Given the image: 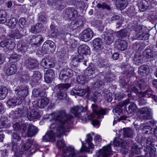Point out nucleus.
Masks as SVG:
<instances>
[{"instance_id": "f257e3e1", "label": "nucleus", "mask_w": 157, "mask_h": 157, "mask_svg": "<svg viewBox=\"0 0 157 157\" xmlns=\"http://www.w3.org/2000/svg\"><path fill=\"white\" fill-rule=\"evenodd\" d=\"M53 118L56 123L51 125L50 128L52 130L47 132L43 136L44 141H53L55 140V134L58 137L68 132L70 128L68 125L72 123L73 117L69 114H67L65 111L63 110L54 113Z\"/></svg>"}, {"instance_id": "f03ea898", "label": "nucleus", "mask_w": 157, "mask_h": 157, "mask_svg": "<svg viewBox=\"0 0 157 157\" xmlns=\"http://www.w3.org/2000/svg\"><path fill=\"white\" fill-rule=\"evenodd\" d=\"M93 113L88 117V120H91V123L94 126L98 125L99 121L97 119L103 118L104 116L106 114V110L98 107L97 105L92 104L91 107Z\"/></svg>"}, {"instance_id": "7ed1b4c3", "label": "nucleus", "mask_w": 157, "mask_h": 157, "mask_svg": "<svg viewBox=\"0 0 157 157\" xmlns=\"http://www.w3.org/2000/svg\"><path fill=\"white\" fill-rule=\"evenodd\" d=\"M122 145V142L116 139L114 140L113 142H111L110 144L103 147L102 149H100L96 154L97 157H109L112 154L111 146H120Z\"/></svg>"}, {"instance_id": "20e7f679", "label": "nucleus", "mask_w": 157, "mask_h": 157, "mask_svg": "<svg viewBox=\"0 0 157 157\" xmlns=\"http://www.w3.org/2000/svg\"><path fill=\"white\" fill-rule=\"evenodd\" d=\"M153 91L151 89H148L141 93L139 96L138 102L140 105H143L147 103V98H151L155 101L157 102V96L153 94Z\"/></svg>"}, {"instance_id": "39448f33", "label": "nucleus", "mask_w": 157, "mask_h": 157, "mask_svg": "<svg viewBox=\"0 0 157 157\" xmlns=\"http://www.w3.org/2000/svg\"><path fill=\"white\" fill-rule=\"evenodd\" d=\"M143 56L146 58L154 59L152 61H147V64L149 65L150 67H154L155 65V60L157 58V52L154 51L151 49L147 48L143 51Z\"/></svg>"}, {"instance_id": "423d86ee", "label": "nucleus", "mask_w": 157, "mask_h": 157, "mask_svg": "<svg viewBox=\"0 0 157 157\" xmlns=\"http://www.w3.org/2000/svg\"><path fill=\"white\" fill-rule=\"evenodd\" d=\"M73 71L69 68H64L60 71L59 78L62 82H67L73 75Z\"/></svg>"}, {"instance_id": "0eeeda50", "label": "nucleus", "mask_w": 157, "mask_h": 157, "mask_svg": "<svg viewBox=\"0 0 157 157\" xmlns=\"http://www.w3.org/2000/svg\"><path fill=\"white\" fill-rule=\"evenodd\" d=\"M71 86L69 84H61L56 86V88L59 90L57 93L58 98L60 99H65L67 97L66 90Z\"/></svg>"}, {"instance_id": "6e6552de", "label": "nucleus", "mask_w": 157, "mask_h": 157, "mask_svg": "<svg viewBox=\"0 0 157 157\" xmlns=\"http://www.w3.org/2000/svg\"><path fill=\"white\" fill-rule=\"evenodd\" d=\"M56 46L54 42L50 40L46 41L43 44L42 50L44 52L53 53L55 49Z\"/></svg>"}, {"instance_id": "1a4fd4ad", "label": "nucleus", "mask_w": 157, "mask_h": 157, "mask_svg": "<svg viewBox=\"0 0 157 157\" xmlns=\"http://www.w3.org/2000/svg\"><path fill=\"white\" fill-rule=\"evenodd\" d=\"M44 38L41 35H35L33 36L30 40L29 43L33 47H37L41 44Z\"/></svg>"}, {"instance_id": "9d476101", "label": "nucleus", "mask_w": 157, "mask_h": 157, "mask_svg": "<svg viewBox=\"0 0 157 157\" xmlns=\"http://www.w3.org/2000/svg\"><path fill=\"white\" fill-rule=\"evenodd\" d=\"M93 36V32L90 29L84 30L82 34L80 37L81 39L85 41L90 40Z\"/></svg>"}, {"instance_id": "9b49d317", "label": "nucleus", "mask_w": 157, "mask_h": 157, "mask_svg": "<svg viewBox=\"0 0 157 157\" xmlns=\"http://www.w3.org/2000/svg\"><path fill=\"white\" fill-rule=\"evenodd\" d=\"M0 45L2 48H6L10 50H13L15 46V43L10 39H8L1 41Z\"/></svg>"}, {"instance_id": "f8f14e48", "label": "nucleus", "mask_w": 157, "mask_h": 157, "mask_svg": "<svg viewBox=\"0 0 157 157\" xmlns=\"http://www.w3.org/2000/svg\"><path fill=\"white\" fill-rule=\"evenodd\" d=\"M63 157H86L77 156L74 149L71 147L66 148L63 150Z\"/></svg>"}, {"instance_id": "ddd939ff", "label": "nucleus", "mask_w": 157, "mask_h": 157, "mask_svg": "<svg viewBox=\"0 0 157 157\" xmlns=\"http://www.w3.org/2000/svg\"><path fill=\"white\" fill-rule=\"evenodd\" d=\"M140 113L141 117L144 119H149L151 117V114L148 108L147 107H144L138 109Z\"/></svg>"}, {"instance_id": "4468645a", "label": "nucleus", "mask_w": 157, "mask_h": 157, "mask_svg": "<svg viewBox=\"0 0 157 157\" xmlns=\"http://www.w3.org/2000/svg\"><path fill=\"white\" fill-rule=\"evenodd\" d=\"M25 33L26 32L25 29L21 30L20 31H19L18 29H16L12 32V33L9 36L13 39H20L24 36Z\"/></svg>"}, {"instance_id": "2eb2a0df", "label": "nucleus", "mask_w": 157, "mask_h": 157, "mask_svg": "<svg viewBox=\"0 0 157 157\" xmlns=\"http://www.w3.org/2000/svg\"><path fill=\"white\" fill-rule=\"evenodd\" d=\"M93 45L94 50L98 52L103 48V43L100 38H96L93 40Z\"/></svg>"}, {"instance_id": "dca6fc26", "label": "nucleus", "mask_w": 157, "mask_h": 157, "mask_svg": "<svg viewBox=\"0 0 157 157\" xmlns=\"http://www.w3.org/2000/svg\"><path fill=\"white\" fill-rule=\"evenodd\" d=\"M26 116L29 120L31 121L37 119L39 117V113L35 109L29 110L28 111H27Z\"/></svg>"}, {"instance_id": "f3484780", "label": "nucleus", "mask_w": 157, "mask_h": 157, "mask_svg": "<svg viewBox=\"0 0 157 157\" xmlns=\"http://www.w3.org/2000/svg\"><path fill=\"white\" fill-rule=\"evenodd\" d=\"M128 43L124 40H118L115 41V47L118 49L122 51L126 49L128 47Z\"/></svg>"}, {"instance_id": "a211bd4d", "label": "nucleus", "mask_w": 157, "mask_h": 157, "mask_svg": "<svg viewBox=\"0 0 157 157\" xmlns=\"http://www.w3.org/2000/svg\"><path fill=\"white\" fill-rule=\"evenodd\" d=\"M148 65L144 64L140 66L138 68V73L140 77L146 75L149 71Z\"/></svg>"}, {"instance_id": "6ab92c4d", "label": "nucleus", "mask_w": 157, "mask_h": 157, "mask_svg": "<svg viewBox=\"0 0 157 157\" xmlns=\"http://www.w3.org/2000/svg\"><path fill=\"white\" fill-rule=\"evenodd\" d=\"M70 110L71 113L75 116L78 117L80 116V114L83 111H84V109L82 106H77L70 108Z\"/></svg>"}, {"instance_id": "aec40b11", "label": "nucleus", "mask_w": 157, "mask_h": 157, "mask_svg": "<svg viewBox=\"0 0 157 157\" xmlns=\"http://www.w3.org/2000/svg\"><path fill=\"white\" fill-rule=\"evenodd\" d=\"M27 112V109L26 107H24L21 109H17L14 112V117L17 118L22 116H26Z\"/></svg>"}, {"instance_id": "412c9836", "label": "nucleus", "mask_w": 157, "mask_h": 157, "mask_svg": "<svg viewBox=\"0 0 157 157\" xmlns=\"http://www.w3.org/2000/svg\"><path fill=\"white\" fill-rule=\"evenodd\" d=\"M66 13L67 17L70 19H73L78 16L77 10L75 9L70 8L67 9L66 11Z\"/></svg>"}, {"instance_id": "4be33fe9", "label": "nucleus", "mask_w": 157, "mask_h": 157, "mask_svg": "<svg viewBox=\"0 0 157 157\" xmlns=\"http://www.w3.org/2000/svg\"><path fill=\"white\" fill-rule=\"evenodd\" d=\"M38 131V128L32 124H29L28 128L27 135L32 137L36 135Z\"/></svg>"}, {"instance_id": "5701e85b", "label": "nucleus", "mask_w": 157, "mask_h": 157, "mask_svg": "<svg viewBox=\"0 0 157 157\" xmlns=\"http://www.w3.org/2000/svg\"><path fill=\"white\" fill-rule=\"evenodd\" d=\"M103 38L105 42L108 45L111 44L114 40L112 33L109 32H105Z\"/></svg>"}, {"instance_id": "b1692460", "label": "nucleus", "mask_w": 157, "mask_h": 157, "mask_svg": "<svg viewBox=\"0 0 157 157\" xmlns=\"http://www.w3.org/2000/svg\"><path fill=\"white\" fill-rule=\"evenodd\" d=\"M90 51V48L85 44L80 46L78 49V52L79 54L89 55Z\"/></svg>"}, {"instance_id": "393cba45", "label": "nucleus", "mask_w": 157, "mask_h": 157, "mask_svg": "<svg viewBox=\"0 0 157 157\" xmlns=\"http://www.w3.org/2000/svg\"><path fill=\"white\" fill-rule=\"evenodd\" d=\"M7 103L10 106H15L21 104L22 99L17 98L15 97L9 99Z\"/></svg>"}, {"instance_id": "a878e982", "label": "nucleus", "mask_w": 157, "mask_h": 157, "mask_svg": "<svg viewBox=\"0 0 157 157\" xmlns=\"http://www.w3.org/2000/svg\"><path fill=\"white\" fill-rule=\"evenodd\" d=\"M28 93V88L26 87H22L20 90L17 93L18 98L23 100L25 97Z\"/></svg>"}, {"instance_id": "bb28decb", "label": "nucleus", "mask_w": 157, "mask_h": 157, "mask_svg": "<svg viewBox=\"0 0 157 157\" xmlns=\"http://www.w3.org/2000/svg\"><path fill=\"white\" fill-rule=\"evenodd\" d=\"M27 67L30 68H34L37 67L39 65L38 61L34 59L29 58L28 59L27 62L26 63Z\"/></svg>"}, {"instance_id": "cd10ccee", "label": "nucleus", "mask_w": 157, "mask_h": 157, "mask_svg": "<svg viewBox=\"0 0 157 157\" xmlns=\"http://www.w3.org/2000/svg\"><path fill=\"white\" fill-rule=\"evenodd\" d=\"M128 33V29H124L115 32V34L118 38L122 39L126 37Z\"/></svg>"}, {"instance_id": "c85d7f7f", "label": "nucleus", "mask_w": 157, "mask_h": 157, "mask_svg": "<svg viewBox=\"0 0 157 157\" xmlns=\"http://www.w3.org/2000/svg\"><path fill=\"white\" fill-rule=\"evenodd\" d=\"M83 59V56L81 55H79L78 56H75L72 58L71 64L73 66L76 67L78 65V63L82 62Z\"/></svg>"}, {"instance_id": "c756f323", "label": "nucleus", "mask_w": 157, "mask_h": 157, "mask_svg": "<svg viewBox=\"0 0 157 157\" xmlns=\"http://www.w3.org/2000/svg\"><path fill=\"white\" fill-rule=\"evenodd\" d=\"M116 4L117 6L123 9L126 7L128 4V0H116Z\"/></svg>"}, {"instance_id": "7c9ffc66", "label": "nucleus", "mask_w": 157, "mask_h": 157, "mask_svg": "<svg viewBox=\"0 0 157 157\" xmlns=\"http://www.w3.org/2000/svg\"><path fill=\"white\" fill-rule=\"evenodd\" d=\"M154 141L155 140L153 139L152 136H149L147 140L146 146L147 147L144 149V150L149 151L150 148L154 147L153 145H154Z\"/></svg>"}, {"instance_id": "2f4dec72", "label": "nucleus", "mask_w": 157, "mask_h": 157, "mask_svg": "<svg viewBox=\"0 0 157 157\" xmlns=\"http://www.w3.org/2000/svg\"><path fill=\"white\" fill-rule=\"evenodd\" d=\"M41 73L38 71H34L33 74L31 77V80L35 83L37 82L42 78Z\"/></svg>"}, {"instance_id": "473e14b6", "label": "nucleus", "mask_w": 157, "mask_h": 157, "mask_svg": "<svg viewBox=\"0 0 157 157\" xmlns=\"http://www.w3.org/2000/svg\"><path fill=\"white\" fill-rule=\"evenodd\" d=\"M137 5L139 10L141 11H145L149 6L148 2L145 0H142L140 3H138Z\"/></svg>"}, {"instance_id": "72a5a7b5", "label": "nucleus", "mask_w": 157, "mask_h": 157, "mask_svg": "<svg viewBox=\"0 0 157 157\" xmlns=\"http://www.w3.org/2000/svg\"><path fill=\"white\" fill-rule=\"evenodd\" d=\"M90 90L89 88H87L85 89H81L77 90V92H75L76 95L80 96H82L86 93L87 94L86 96L87 97L89 98V96Z\"/></svg>"}, {"instance_id": "f704fd0d", "label": "nucleus", "mask_w": 157, "mask_h": 157, "mask_svg": "<svg viewBox=\"0 0 157 157\" xmlns=\"http://www.w3.org/2000/svg\"><path fill=\"white\" fill-rule=\"evenodd\" d=\"M136 36L138 40H146L149 38V34L147 33H144L139 32L136 35Z\"/></svg>"}, {"instance_id": "c9c22d12", "label": "nucleus", "mask_w": 157, "mask_h": 157, "mask_svg": "<svg viewBox=\"0 0 157 157\" xmlns=\"http://www.w3.org/2000/svg\"><path fill=\"white\" fill-rule=\"evenodd\" d=\"M18 20L16 18L13 17L10 18L7 23V25L11 29H14L16 27Z\"/></svg>"}, {"instance_id": "e433bc0d", "label": "nucleus", "mask_w": 157, "mask_h": 157, "mask_svg": "<svg viewBox=\"0 0 157 157\" xmlns=\"http://www.w3.org/2000/svg\"><path fill=\"white\" fill-rule=\"evenodd\" d=\"M49 102V101L48 98H45L39 101L38 106L40 108H44L48 105Z\"/></svg>"}, {"instance_id": "4c0bfd02", "label": "nucleus", "mask_w": 157, "mask_h": 157, "mask_svg": "<svg viewBox=\"0 0 157 157\" xmlns=\"http://www.w3.org/2000/svg\"><path fill=\"white\" fill-rule=\"evenodd\" d=\"M17 49L20 52H25L27 51V47L24 43L20 41L17 44Z\"/></svg>"}, {"instance_id": "58836bf2", "label": "nucleus", "mask_w": 157, "mask_h": 157, "mask_svg": "<svg viewBox=\"0 0 157 157\" xmlns=\"http://www.w3.org/2000/svg\"><path fill=\"white\" fill-rule=\"evenodd\" d=\"M133 46L135 51H137L143 49L145 47V45L143 42H136L133 44Z\"/></svg>"}, {"instance_id": "ea45409f", "label": "nucleus", "mask_w": 157, "mask_h": 157, "mask_svg": "<svg viewBox=\"0 0 157 157\" xmlns=\"http://www.w3.org/2000/svg\"><path fill=\"white\" fill-rule=\"evenodd\" d=\"M95 68L96 67L94 66L87 68L85 71V75L86 77L92 75L95 73Z\"/></svg>"}, {"instance_id": "a19ab883", "label": "nucleus", "mask_w": 157, "mask_h": 157, "mask_svg": "<svg viewBox=\"0 0 157 157\" xmlns=\"http://www.w3.org/2000/svg\"><path fill=\"white\" fill-rule=\"evenodd\" d=\"M17 71L16 65L14 64H12L7 70L6 74L9 76L10 75L15 73Z\"/></svg>"}, {"instance_id": "79ce46f5", "label": "nucleus", "mask_w": 157, "mask_h": 157, "mask_svg": "<svg viewBox=\"0 0 157 157\" xmlns=\"http://www.w3.org/2000/svg\"><path fill=\"white\" fill-rule=\"evenodd\" d=\"M134 134L133 130L129 128L123 129V135L124 137H131Z\"/></svg>"}, {"instance_id": "37998d69", "label": "nucleus", "mask_w": 157, "mask_h": 157, "mask_svg": "<svg viewBox=\"0 0 157 157\" xmlns=\"http://www.w3.org/2000/svg\"><path fill=\"white\" fill-rule=\"evenodd\" d=\"M137 109L136 105L133 102H131L128 105V109L126 108V109L128 113H132L135 112Z\"/></svg>"}, {"instance_id": "c03bdc74", "label": "nucleus", "mask_w": 157, "mask_h": 157, "mask_svg": "<svg viewBox=\"0 0 157 157\" xmlns=\"http://www.w3.org/2000/svg\"><path fill=\"white\" fill-rule=\"evenodd\" d=\"M8 92L7 88L5 86H2L0 88V100L4 99L6 96Z\"/></svg>"}, {"instance_id": "a18cd8bd", "label": "nucleus", "mask_w": 157, "mask_h": 157, "mask_svg": "<svg viewBox=\"0 0 157 157\" xmlns=\"http://www.w3.org/2000/svg\"><path fill=\"white\" fill-rule=\"evenodd\" d=\"M0 121L4 127L7 128L10 127V122L7 117L5 116H2L0 118Z\"/></svg>"}, {"instance_id": "49530a36", "label": "nucleus", "mask_w": 157, "mask_h": 157, "mask_svg": "<svg viewBox=\"0 0 157 157\" xmlns=\"http://www.w3.org/2000/svg\"><path fill=\"white\" fill-rule=\"evenodd\" d=\"M142 147V145L140 144L138 145L134 144L131 146L132 151L136 154H139L140 153V149Z\"/></svg>"}, {"instance_id": "de8ad7c7", "label": "nucleus", "mask_w": 157, "mask_h": 157, "mask_svg": "<svg viewBox=\"0 0 157 157\" xmlns=\"http://www.w3.org/2000/svg\"><path fill=\"white\" fill-rule=\"evenodd\" d=\"M12 139V142L21 143V136L20 135L19 132H14L13 134Z\"/></svg>"}, {"instance_id": "09e8293b", "label": "nucleus", "mask_w": 157, "mask_h": 157, "mask_svg": "<svg viewBox=\"0 0 157 157\" xmlns=\"http://www.w3.org/2000/svg\"><path fill=\"white\" fill-rule=\"evenodd\" d=\"M147 86L146 82L143 79H141L137 81L136 86L138 87L140 90H144Z\"/></svg>"}, {"instance_id": "8fccbe9b", "label": "nucleus", "mask_w": 157, "mask_h": 157, "mask_svg": "<svg viewBox=\"0 0 157 157\" xmlns=\"http://www.w3.org/2000/svg\"><path fill=\"white\" fill-rule=\"evenodd\" d=\"M43 27L41 23H37L36 25L33 26L31 28V29L33 33H37L40 31Z\"/></svg>"}, {"instance_id": "3c124183", "label": "nucleus", "mask_w": 157, "mask_h": 157, "mask_svg": "<svg viewBox=\"0 0 157 157\" xmlns=\"http://www.w3.org/2000/svg\"><path fill=\"white\" fill-rule=\"evenodd\" d=\"M65 3L62 0H56L55 2V6L59 10H62L65 7Z\"/></svg>"}, {"instance_id": "603ef678", "label": "nucleus", "mask_w": 157, "mask_h": 157, "mask_svg": "<svg viewBox=\"0 0 157 157\" xmlns=\"http://www.w3.org/2000/svg\"><path fill=\"white\" fill-rule=\"evenodd\" d=\"M89 79L85 76V77L82 76H78L77 79L78 82L82 85H83Z\"/></svg>"}, {"instance_id": "864d4df0", "label": "nucleus", "mask_w": 157, "mask_h": 157, "mask_svg": "<svg viewBox=\"0 0 157 157\" xmlns=\"http://www.w3.org/2000/svg\"><path fill=\"white\" fill-rule=\"evenodd\" d=\"M149 150V151L144 150L146 152L145 154V157H154L155 150V147H153L150 148Z\"/></svg>"}, {"instance_id": "5fc2aeb1", "label": "nucleus", "mask_w": 157, "mask_h": 157, "mask_svg": "<svg viewBox=\"0 0 157 157\" xmlns=\"http://www.w3.org/2000/svg\"><path fill=\"white\" fill-rule=\"evenodd\" d=\"M142 60V56L139 54H135L134 56L133 61L136 64L140 63Z\"/></svg>"}, {"instance_id": "6e6d98bb", "label": "nucleus", "mask_w": 157, "mask_h": 157, "mask_svg": "<svg viewBox=\"0 0 157 157\" xmlns=\"http://www.w3.org/2000/svg\"><path fill=\"white\" fill-rule=\"evenodd\" d=\"M32 141L28 140L26 142L23 146V150L24 151L29 150L31 151V147L32 145Z\"/></svg>"}, {"instance_id": "4d7b16f0", "label": "nucleus", "mask_w": 157, "mask_h": 157, "mask_svg": "<svg viewBox=\"0 0 157 157\" xmlns=\"http://www.w3.org/2000/svg\"><path fill=\"white\" fill-rule=\"evenodd\" d=\"M50 28L52 31L51 35L53 38L56 37L57 36L58 32L57 29L56 28L54 25H51Z\"/></svg>"}, {"instance_id": "13d9d810", "label": "nucleus", "mask_w": 157, "mask_h": 157, "mask_svg": "<svg viewBox=\"0 0 157 157\" xmlns=\"http://www.w3.org/2000/svg\"><path fill=\"white\" fill-rule=\"evenodd\" d=\"M87 142L88 144L89 148L90 149L94 148V145L91 142V141L92 140V138L90 134H87Z\"/></svg>"}, {"instance_id": "bf43d9fd", "label": "nucleus", "mask_w": 157, "mask_h": 157, "mask_svg": "<svg viewBox=\"0 0 157 157\" xmlns=\"http://www.w3.org/2000/svg\"><path fill=\"white\" fill-rule=\"evenodd\" d=\"M56 145L59 148H63L65 147V144L63 140L60 138L57 141Z\"/></svg>"}, {"instance_id": "052dcab7", "label": "nucleus", "mask_w": 157, "mask_h": 157, "mask_svg": "<svg viewBox=\"0 0 157 157\" xmlns=\"http://www.w3.org/2000/svg\"><path fill=\"white\" fill-rule=\"evenodd\" d=\"M100 95V94L98 92H95L94 93L92 94L90 99L95 102L98 100L97 99Z\"/></svg>"}, {"instance_id": "680f3d73", "label": "nucleus", "mask_w": 157, "mask_h": 157, "mask_svg": "<svg viewBox=\"0 0 157 157\" xmlns=\"http://www.w3.org/2000/svg\"><path fill=\"white\" fill-rule=\"evenodd\" d=\"M80 115V116H78V117L80 118L83 123L86 122L87 121L86 117H88L89 115L88 116L87 114H86V113L84 112V111H83L82 112H81Z\"/></svg>"}, {"instance_id": "e2e57ef3", "label": "nucleus", "mask_w": 157, "mask_h": 157, "mask_svg": "<svg viewBox=\"0 0 157 157\" xmlns=\"http://www.w3.org/2000/svg\"><path fill=\"white\" fill-rule=\"evenodd\" d=\"M97 7L98 8H101L103 9H106L107 10H110L111 9L109 6L106 3H103L102 4L99 3L97 5Z\"/></svg>"}, {"instance_id": "0e129e2a", "label": "nucleus", "mask_w": 157, "mask_h": 157, "mask_svg": "<svg viewBox=\"0 0 157 157\" xmlns=\"http://www.w3.org/2000/svg\"><path fill=\"white\" fill-rule=\"evenodd\" d=\"M21 143L12 141V150L14 151H16L19 148Z\"/></svg>"}, {"instance_id": "69168bd1", "label": "nucleus", "mask_w": 157, "mask_h": 157, "mask_svg": "<svg viewBox=\"0 0 157 157\" xmlns=\"http://www.w3.org/2000/svg\"><path fill=\"white\" fill-rule=\"evenodd\" d=\"M19 25L21 29H23L26 26L27 23L25 19L24 18H22L20 19L19 21Z\"/></svg>"}, {"instance_id": "338daca9", "label": "nucleus", "mask_w": 157, "mask_h": 157, "mask_svg": "<svg viewBox=\"0 0 157 157\" xmlns=\"http://www.w3.org/2000/svg\"><path fill=\"white\" fill-rule=\"evenodd\" d=\"M44 75L54 78L55 77V72L52 69H48L46 71Z\"/></svg>"}, {"instance_id": "774afa93", "label": "nucleus", "mask_w": 157, "mask_h": 157, "mask_svg": "<svg viewBox=\"0 0 157 157\" xmlns=\"http://www.w3.org/2000/svg\"><path fill=\"white\" fill-rule=\"evenodd\" d=\"M76 6L77 8L83 10L85 9L86 5L83 1H80L77 2Z\"/></svg>"}]
</instances>
